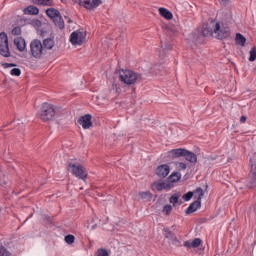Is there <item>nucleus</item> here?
Returning a JSON list of instances; mask_svg holds the SVG:
<instances>
[{
    "instance_id": "5701e85b",
    "label": "nucleus",
    "mask_w": 256,
    "mask_h": 256,
    "mask_svg": "<svg viewBox=\"0 0 256 256\" xmlns=\"http://www.w3.org/2000/svg\"><path fill=\"white\" fill-rule=\"evenodd\" d=\"M181 180V173L180 172H173L169 177L168 181L173 185V183H177V181Z\"/></svg>"
},
{
    "instance_id": "f257e3e1",
    "label": "nucleus",
    "mask_w": 256,
    "mask_h": 256,
    "mask_svg": "<svg viewBox=\"0 0 256 256\" xmlns=\"http://www.w3.org/2000/svg\"><path fill=\"white\" fill-rule=\"evenodd\" d=\"M119 79L125 85H135V83H141L143 81V76L133 70H120Z\"/></svg>"
},
{
    "instance_id": "f03ea898",
    "label": "nucleus",
    "mask_w": 256,
    "mask_h": 256,
    "mask_svg": "<svg viewBox=\"0 0 256 256\" xmlns=\"http://www.w3.org/2000/svg\"><path fill=\"white\" fill-rule=\"evenodd\" d=\"M37 115L44 123H47V121H53L55 115H57V107L53 104L45 102L42 104Z\"/></svg>"
},
{
    "instance_id": "72a5a7b5",
    "label": "nucleus",
    "mask_w": 256,
    "mask_h": 256,
    "mask_svg": "<svg viewBox=\"0 0 256 256\" xmlns=\"http://www.w3.org/2000/svg\"><path fill=\"white\" fill-rule=\"evenodd\" d=\"M10 74H11L13 77H19V76H21V69H19V68H13V69L10 71Z\"/></svg>"
},
{
    "instance_id": "ea45409f",
    "label": "nucleus",
    "mask_w": 256,
    "mask_h": 256,
    "mask_svg": "<svg viewBox=\"0 0 256 256\" xmlns=\"http://www.w3.org/2000/svg\"><path fill=\"white\" fill-rule=\"evenodd\" d=\"M184 247H188V249H191V247H193V246L191 245L190 241H185L184 242Z\"/></svg>"
},
{
    "instance_id": "e433bc0d",
    "label": "nucleus",
    "mask_w": 256,
    "mask_h": 256,
    "mask_svg": "<svg viewBox=\"0 0 256 256\" xmlns=\"http://www.w3.org/2000/svg\"><path fill=\"white\" fill-rule=\"evenodd\" d=\"M12 35H16V36L21 35V27L19 26L14 27L12 29Z\"/></svg>"
},
{
    "instance_id": "0eeeda50",
    "label": "nucleus",
    "mask_w": 256,
    "mask_h": 256,
    "mask_svg": "<svg viewBox=\"0 0 256 256\" xmlns=\"http://www.w3.org/2000/svg\"><path fill=\"white\" fill-rule=\"evenodd\" d=\"M0 55L6 58L11 56V51L9 50V37L5 32L0 33Z\"/></svg>"
},
{
    "instance_id": "9d476101",
    "label": "nucleus",
    "mask_w": 256,
    "mask_h": 256,
    "mask_svg": "<svg viewBox=\"0 0 256 256\" xmlns=\"http://www.w3.org/2000/svg\"><path fill=\"white\" fill-rule=\"evenodd\" d=\"M169 173H171V167L169 166V164L159 165L155 169V174L157 175V177H160L162 179H165V177H167Z\"/></svg>"
},
{
    "instance_id": "a19ab883",
    "label": "nucleus",
    "mask_w": 256,
    "mask_h": 256,
    "mask_svg": "<svg viewBox=\"0 0 256 256\" xmlns=\"http://www.w3.org/2000/svg\"><path fill=\"white\" fill-rule=\"evenodd\" d=\"M246 121H247V116L240 117V123H246Z\"/></svg>"
},
{
    "instance_id": "9b49d317",
    "label": "nucleus",
    "mask_w": 256,
    "mask_h": 256,
    "mask_svg": "<svg viewBox=\"0 0 256 256\" xmlns=\"http://www.w3.org/2000/svg\"><path fill=\"white\" fill-rule=\"evenodd\" d=\"M91 119H93V116H91V114H86L78 119V124L84 129H91V127H93Z\"/></svg>"
},
{
    "instance_id": "cd10ccee",
    "label": "nucleus",
    "mask_w": 256,
    "mask_h": 256,
    "mask_svg": "<svg viewBox=\"0 0 256 256\" xmlns=\"http://www.w3.org/2000/svg\"><path fill=\"white\" fill-rule=\"evenodd\" d=\"M172 211H173V206L167 204L163 207L162 213H165V215H171Z\"/></svg>"
},
{
    "instance_id": "39448f33",
    "label": "nucleus",
    "mask_w": 256,
    "mask_h": 256,
    "mask_svg": "<svg viewBox=\"0 0 256 256\" xmlns=\"http://www.w3.org/2000/svg\"><path fill=\"white\" fill-rule=\"evenodd\" d=\"M67 170L71 171L74 177L82 179V181H87L88 173L87 169L83 165L68 163Z\"/></svg>"
},
{
    "instance_id": "bb28decb",
    "label": "nucleus",
    "mask_w": 256,
    "mask_h": 256,
    "mask_svg": "<svg viewBox=\"0 0 256 256\" xmlns=\"http://www.w3.org/2000/svg\"><path fill=\"white\" fill-rule=\"evenodd\" d=\"M250 56H249V61L250 62H253L256 60V47H252L251 50H250Z\"/></svg>"
},
{
    "instance_id": "f704fd0d",
    "label": "nucleus",
    "mask_w": 256,
    "mask_h": 256,
    "mask_svg": "<svg viewBox=\"0 0 256 256\" xmlns=\"http://www.w3.org/2000/svg\"><path fill=\"white\" fill-rule=\"evenodd\" d=\"M182 199H184V201H191V199H193V192L189 191L188 193L184 194Z\"/></svg>"
},
{
    "instance_id": "7ed1b4c3",
    "label": "nucleus",
    "mask_w": 256,
    "mask_h": 256,
    "mask_svg": "<svg viewBox=\"0 0 256 256\" xmlns=\"http://www.w3.org/2000/svg\"><path fill=\"white\" fill-rule=\"evenodd\" d=\"M46 15L53 21L54 25L58 27V29H65V21L61 16V12L55 8H48L46 10Z\"/></svg>"
},
{
    "instance_id": "aec40b11",
    "label": "nucleus",
    "mask_w": 256,
    "mask_h": 256,
    "mask_svg": "<svg viewBox=\"0 0 256 256\" xmlns=\"http://www.w3.org/2000/svg\"><path fill=\"white\" fill-rule=\"evenodd\" d=\"M184 157L186 161H189V163H197V154L189 150H186Z\"/></svg>"
},
{
    "instance_id": "ddd939ff",
    "label": "nucleus",
    "mask_w": 256,
    "mask_h": 256,
    "mask_svg": "<svg viewBox=\"0 0 256 256\" xmlns=\"http://www.w3.org/2000/svg\"><path fill=\"white\" fill-rule=\"evenodd\" d=\"M215 33V26H213V20L209 24H204L202 27L203 37H212Z\"/></svg>"
},
{
    "instance_id": "4be33fe9",
    "label": "nucleus",
    "mask_w": 256,
    "mask_h": 256,
    "mask_svg": "<svg viewBox=\"0 0 256 256\" xmlns=\"http://www.w3.org/2000/svg\"><path fill=\"white\" fill-rule=\"evenodd\" d=\"M235 41H236V45L245 47V43H247V38H245V36H243L241 33H237Z\"/></svg>"
},
{
    "instance_id": "f8f14e48",
    "label": "nucleus",
    "mask_w": 256,
    "mask_h": 256,
    "mask_svg": "<svg viewBox=\"0 0 256 256\" xmlns=\"http://www.w3.org/2000/svg\"><path fill=\"white\" fill-rule=\"evenodd\" d=\"M173 187H174V185L169 183V182L165 183V182H159L158 181V182H154L152 184V188L156 189V191H163V189L165 191H169V190L173 189Z\"/></svg>"
},
{
    "instance_id": "c9c22d12",
    "label": "nucleus",
    "mask_w": 256,
    "mask_h": 256,
    "mask_svg": "<svg viewBox=\"0 0 256 256\" xmlns=\"http://www.w3.org/2000/svg\"><path fill=\"white\" fill-rule=\"evenodd\" d=\"M97 256H109V252L104 248H100L97 250Z\"/></svg>"
},
{
    "instance_id": "6e6552de",
    "label": "nucleus",
    "mask_w": 256,
    "mask_h": 256,
    "mask_svg": "<svg viewBox=\"0 0 256 256\" xmlns=\"http://www.w3.org/2000/svg\"><path fill=\"white\" fill-rule=\"evenodd\" d=\"M78 5L88 11H94L99 5H103V0H79Z\"/></svg>"
},
{
    "instance_id": "393cba45",
    "label": "nucleus",
    "mask_w": 256,
    "mask_h": 256,
    "mask_svg": "<svg viewBox=\"0 0 256 256\" xmlns=\"http://www.w3.org/2000/svg\"><path fill=\"white\" fill-rule=\"evenodd\" d=\"M179 197H181V195L179 194H173L170 199L169 202L173 203V206L175 207V205H181V201H179Z\"/></svg>"
},
{
    "instance_id": "2f4dec72",
    "label": "nucleus",
    "mask_w": 256,
    "mask_h": 256,
    "mask_svg": "<svg viewBox=\"0 0 256 256\" xmlns=\"http://www.w3.org/2000/svg\"><path fill=\"white\" fill-rule=\"evenodd\" d=\"M140 199H151V192L146 191V192H139L138 193Z\"/></svg>"
},
{
    "instance_id": "c756f323",
    "label": "nucleus",
    "mask_w": 256,
    "mask_h": 256,
    "mask_svg": "<svg viewBox=\"0 0 256 256\" xmlns=\"http://www.w3.org/2000/svg\"><path fill=\"white\" fill-rule=\"evenodd\" d=\"M194 193L195 195H198V198H197L198 201H201L202 197L205 195V192H203V188H197L194 191Z\"/></svg>"
},
{
    "instance_id": "dca6fc26",
    "label": "nucleus",
    "mask_w": 256,
    "mask_h": 256,
    "mask_svg": "<svg viewBox=\"0 0 256 256\" xmlns=\"http://www.w3.org/2000/svg\"><path fill=\"white\" fill-rule=\"evenodd\" d=\"M55 47V40L53 38H46L42 42V49H44V53L47 54V51H51Z\"/></svg>"
},
{
    "instance_id": "1a4fd4ad",
    "label": "nucleus",
    "mask_w": 256,
    "mask_h": 256,
    "mask_svg": "<svg viewBox=\"0 0 256 256\" xmlns=\"http://www.w3.org/2000/svg\"><path fill=\"white\" fill-rule=\"evenodd\" d=\"M70 43L73 45H83L85 43V33L74 31L70 35Z\"/></svg>"
},
{
    "instance_id": "a18cd8bd",
    "label": "nucleus",
    "mask_w": 256,
    "mask_h": 256,
    "mask_svg": "<svg viewBox=\"0 0 256 256\" xmlns=\"http://www.w3.org/2000/svg\"><path fill=\"white\" fill-rule=\"evenodd\" d=\"M254 70L256 71V66H255Z\"/></svg>"
},
{
    "instance_id": "a878e982",
    "label": "nucleus",
    "mask_w": 256,
    "mask_h": 256,
    "mask_svg": "<svg viewBox=\"0 0 256 256\" xmlns=\"http://www.w3.org/2000/svg\"><path fill=\"white\" fill-rule=\"evenodd\" d=\"M164 231H165V237H166V239H177L176 237H175V233H173L171 230H169L168 228H164Z\"/></svg>"
},
{
    "instance_id": "f3484780",
    "label": "nucleus",
    "mask_w": 256,
    "mask_h": 256,
    "mask_svg": "<svg viewBox=\"0 0 256 256\" xmlns=\"http://www.w3.org/2000/svg\"><path fill=\"white\" fill-rule=\"evenodd\" d=\"M187 149L185 148H177V149H172L169 151V155H171L172 159H179V157H185Z\"/></svg>"
},
{
    "instance_id": "20e7f679",
    "label": "nucleus",
    "mask_w": 256,
    "mask_h": 256,
    "mask_svg": "<svg viewBox=\"0 0 256 256\" xmlns=\"http://www.w3.org/2000/svg\"><path fill=\"white\" fill-rule=\"evenodd\" d=\"M212 27H214L216 39H227L231 37V28H229V26H221L219 22L212 20Z\"/></svg>"
},
{
    "instance_id": "7c9ffc66",
    "label": "nucleus",
    "mask_w": 256,
    "mask_h": 256,
    "mask_svg": "<svg viewBox=\"0 0 256 256\" xmlns=\"http://www.w3.org/2000/svg\"><path fill=\"white\" fill-rule=\"evenodd\" d=\"M65 242L68 243V245H73V243H75V236L71 234L65 236Z\"/></svg>"
},
{
    "instance_id": "6ab92c4d",
    "label": "nucleus",
    "mask_w": 256,
    "mask_h": 256,
    "mask_svg": "<svg viewBox=\"0 0 256 256\" xmlns=\"http://www.w3.org/2000/svg\"><path fill=\"white\" fill-rule=\"evenodd\" d=\"M23 11L24 15H39V8L33 5L26 7Z\"/></svg>"
},
{
    "instance_id": "79ce46f5",
    "label": "nucleus",
    "mask_w": 256,
    "mask_h": 256,
    "mask_svg": "<svg viewBox=\"0 0 256 256\" xmlns=\"http://www.w3.org/2000/svg\"><path fill=\"white\" fill-rule=\"evenodd\" d=\"M229 0H220V3H227Z\"/></svg>"
},
{
    "instance_id": "58836bf2",
    "label": "nucleus",
    "mask_w": 256,
    "mask_h": 256,
    "mask_svg": "<svg viewBox=\"0 0 256 256\" xmlns=\"http://www.w3.org/2000/svg\"><path fill=\"white\" fill-rule=\"evenodd\" d=\"M2 67L4 69H9V67H17V64H15V63H3Z\"/></svg>"
},
{
    "instance_id": "473e14b6",
    "label": "nucleus",
    "mask_w": 256,
    "mask_h": 256,
    "mask_svg": "<svg viewBox=\"0 0 256 256\" xmlns=\"http://www.w3.org/2000/svg\"><path fill=\"white\" fill-rule=\"evenodd\" d=\"M0 256H11V252L5 246H0Z\"/></svg>"
},
{
    "instance_id": "4468645a",
    "label": "nucleus",
    "mask_w": 256,
    "mask_h": 256,
    "mask_svg": "<svg viewBox=\"0 0 256 256\" xmlns=\"http://www.w3.org/2000/svg\"><path fill=\"white\" fill-rule=\"evenodd\" d=\"M14 45L20 53H23L24 51H27V43L23 39V37H17L14 39Z\"/></svg>"
},
{
    "instance_id": "c03bdc74",
    "label": "nucleus",
    "mask_w": 256,
    "mask_h": 256,
    "mask_svg": "<svg viewBox=\"0 0 256 256\" xmlns=\"http://www.w3.org/2000/svg\"><path fill=\"white\" fill-rule=\"evenodd\" d=\"M68 23H71V19L68 20Z\"/></svg>"
},
{
    "instance_id": "2eb2a0df",
    "label": "nucleus",
    "mask_w": 256,
    "mask_h": 256,
    "mask_svg": "<svg viewBox=\"0 0 256 256\" xmlns=\"http://www.w3.org/2000/svg\"><path fill=\"white\" fill-rule=\"evenodd\" d=\"M247 187L249 189H255L256 188V167L251 168V171L249 173Z\"/></svg>"
},
{
    "instance_id": "c85d7f7f",
    "label": "nucleus",
    "mask_w": 256,
    "mask_h": 256,
    "mask_svg": "<svg viewBox=\"0 0 256 256\" xmlns=\"http://www.w3.org/2000/svg\"><path fill=\"white\" fill-rule=\"evenodd\" d=\"M201 243H203V241L201 240V238H195L192 242H191V246L193 249H197V247H199V245H201Z\"/></svg>"
},
{
    "instance_id": "a211bd4d",
    "label": "nucleus",
    "mask_w": 256,
    "mask_h": 256,
    "mask_svg": "<svg viewBox=\"0 0 256 256\" xmlns=\"http://www.w3.org/2000/svg\"><path fill=\"white\" fill-rule=\"evenodd\" d=\"M197 209H201V200H196L192 202L189 207L185 210L186 215H191V213H195Z\"/></svg>"
},
{
    "instance_id": "b1692460",
    "label": "nucleus",
    "mask_w": 256,
    "mask_h": 256,
    "mask_svg": "<svg viewBox=\"0 0 256 256\" xmlns=\"http://www.w3.org/2000/svg\"><path fill=\"white\" fill-rule=\"evenodd\" d=\"M35 5H42L43 7H51L53 0H32Z\"/></svg>"
},
{
    "instance_id": "412c9836",
    "label": "nucleus",
    "mask_w": 256,
    "mask_h": 256,
    "mask_svg": "<svg viewBox=\"0 0 256 256\" xmlns=\"http://www.w3.org/2000/svg\"><path fill=\"white\" fill-rule=\"evenodd\" d=\"M159 14L161 15V17H164V19H167L168 21H171V19H173V13L167 10V8H159Z\"/></svg>"
},
{
    "instance_id": "4c0bfd02",
    "label": "nucleus",
    "mask_w": 256,
    "mask_h": 256,
    "mask_svg": "<svg viewBox=\"0 0 256 256\" xmlns=\"http://www.w3.org/2000/svg\"><path fill=\"white\" fill-rule=\"evenodd\" d=\"M176 165L178 169H181L182 171H185V169H187V164H185V162H178Z\"/></svg>"
},
{
    "instance_id": "37998d69",
    "label": "nucleus",
    "mask_w": 256,
    "mask_h": 256,
    "mask_svg": "<svg viewBox=\"0 0 256 256\" xmlns=\"http://www.w3.org/2000/svg\"><path fill=\"white\" fill-rule=\"evenodd\" d=\"M121 91V88H116V92L119 93Z\"/></svg>"
},
{
    "instance_id": "423d86ee",
    "label": "nucleus",
    "mask_w": 256,
    "mask_h": 256,
    "mask_svg": "<svg viewBox=\"0 0 256 256\" xmlns=\"http://www.w3.org/2000/svg\"><path fill=\"white\" fill-rule=\"evenodd\" d=\"M30 53L35 59H41L43 55H46L41 40L35 39L30 43Z\"/></svg>"
}]
</instances>
